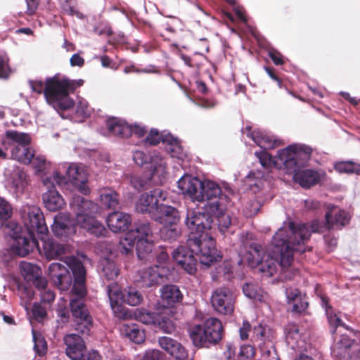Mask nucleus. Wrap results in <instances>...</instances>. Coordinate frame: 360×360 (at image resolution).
I'll use <instances>...</instances> for the list:
<instances>
[{"label": "nucleus", "mask_w": 360, "mask_h": 360, "mask_svg": "<svg viewBox=\"0 0 360 360\" xmlns=\"http://www.w3.org/2000/svg\"><path fill=\"white\" fill-rule=\"evenodd\" d=\"M271 254H266L255 267L266 276H272L279 266L283 277L287 280L293 278L297 271L292 268L294 252L304 253L305 249L300 243L292 246L290 243L288 231L280 228L274 234L271 240Z\"/></svg>", "instance_id": "1"}, {"label": "nucleus", "mask_w": 360, "mask_h": 360, "mask_svg": "<svg viewBox=\"0 0 360 360\" xmlns=\"http://www.w3.org/2000/svg\"><path fill=\"white\" fill-rule=\"evenodd\" d=\"M172 254L176 263L191 275L195 274L197 271L196 257L202 264L207 266L221 258L220 252L216 248L215 240L206 235H201L200 237L188 235L186 246H179Z\"/></svg>", "instance_id": "2"}, {"label": "nucleus", "mask_w": 360, "mask_h": 360, "mask_svg": "<svg viewBox=\"0 0 360 360\" xmlns=\"http://www.w3.org/2000/svg\"><path fill=\"white\" fill-rule=\"evenodd\" d=\"M320 298L331 327V332L335 333L339 326L343 328V330H339V335L335 338L332 347L333 356L339 360H360V343L355 340L356 332L342 323L329 304V298L326 295H321Z\"/></svg>", "instance_id": "3"}, {"label": "nucleus", "mask_w": 360, "mask_h": 360, "mask_svg": "<svg viewBox=\"0 0 360 360\" xmlns=\"http://www.w3.org/2000/svg\"><path fill=\"white\" fill-rule=\"evenodd\" d=\"M27 216L28 221L25 223V226L28 231L29 238L14 233L13 236L14 243L11 248L12 254L22 257L29 255L34 248L39 250V242L34 236L35 232L39 237L47 236L49 233L44 214L39 207L35 206L30 207Z\"/></svg>", "instance_id": "4"}, {"label": "nucleus", "mask_w": 360, "mask_h": 360, "mask_svg": "<svg viewBox=\"0 0 360 360\" xmlns=\"http://www.w3.org/2000/svg\"><path fill=\"white\" fill-rule=\"evenodd\" d=\"M70 205L78 226L96 237L105 236L108 230L94 216L98 210L96 203L83 196L75 195Z\"/></svg>", "instance_id": "5"}, {"label": "nucleus", "mask_w": 360, "mask_h": 360, "mask_svg": "<svg viewBox=\"0 0 360 360\" xmlns=\"http://www.w3.org/2000/svg\"><path fill=\"white\" fill-rule=\"evenodd\" d=\"M71 292L72 297L70 299V306L75 330L79 334L88 336L93 326V319L83 301L86 294L85 282L74 281Z\"/></svg>", "instance_id": "6"}, {"label": "nucleus", "mask_w": 360, "mask_h": 360, "mask_svg": "<svg viewBox=\"0 0 360 360\" xmlns=\"http://www.w3.org/2000/svg\"><path fill=\"white\" fill-rule=\"evenodd\" d=\"M65 78L55 75L45 81V99L56 110H66L74 106L75 102L70 97V92Z\"/></svg>", "instance_id": "7"}, {"label": "nucleus", "mask_w": 360, "mask_h": 360, "mask_svg": "<svg viewBox=\"0 0 360 360\" xmlns=\"http://www.w3.org/2000/svg\"><path fill=\"white\" fill-rule=\"evenodd\" d=\"M223 335L222 323L217 318H209L190 330V338L198 347H210L217 345L222 339Z\"/></svg>", "instance_id": "8"}, {"label": "nucleus", "mask_w": 360, "mask_h": 360, "mask_svg": "<svg viewBox=\"0 0 360 360\" xmlns=\"http://www.w3.org/2000/svg\"><path fill=\"white\" fill-rule=\"evenodd\" d=\"M108 295L110 302V306L115 314V316L120 319H127V312L124 308L119 304L118 298L120 296L122 301L131 306H137L143 300L142 295L135 288L129 287L123 289L120 294L117 291L112 292L111 285L108 286Z\"/></svg>", "instance_id": "9"}, {"label": "nucleus", "mask_w": 360, "mask_h": 360, "mask_svg": "<svg viewBox=\"0 0 360 360\" xmlns=\"http://www.w3.org/2000/svg\"><path fill=\"white\" fill-rule=\"evenodd\" d=\"M43 184L49 188L42 195V200L44 206L51 212H56L61 209L65 202L58 191L55 188V185L65 184V178L56 172L52 176L46 177L43 179Z\"/></svg>", "instance_id": "10"}, {"label": "nucleus", "mask_w": 360, "mask_h": 360, "mask_svg": "<svg viewBox=\"0 0 360 360\" xmlns=\"http://www.w3.org/2000/svg\"><path fill=\"white\" fill-rule=\"evenodd\" d=\"M289 236L290 243L292 246L297 245L300 243V245L307 250L304 246V242L309 240L311 233H320L322 231V226L317 220L311 222L310 227L306 224H295L293 221H289L288 227H283Z\"/></svg>", "instance_id": "11"}, {"label": "nucleus", "mask_w": 360, "mask_h": 360, "mask_svg": "<svg viewBox=\"0 0 360 360\" xmlns=\"http://www.w3.org/2000/svg\"><path fill=\"white\" fill-rule=\"evenodd\" d=\"M212 223L213 219L208 214L195 211H189L185 220L186 225L191 230L189 235H195L197 237L206 235L209 238H212L209 232Z\"/></svg>", "instance_id": "12"}, {"label": "nucleus", "mask_w": 360, "mask_h": 360, "mask_svg": "<svg viewBox=\"0 0 360 360\" xmlns=\"http://www.w3.org/2000/svg\"><path fill=\"white\" fill-rule=\"evenodd\" d=\"M235 295L227 287L217 288L211 297L212 306L219 314H231L234 311Z\"/></svg>", "instance_id": "13"}, {"label": "nucleus", "mask_w": 360, "mask_h": 360, "mask_svg": "<svg viewBox=\"0 0 360 360\" xmlns=\"http://www.w3.org/2000/svg\"><path fill=\"white\" fill-rule=\"evenodd\" d=\"M166 193L161 188H155L150 193H143L136 204L137 212L148 214L152 219L159 206V200H165Z\"/></svg>", "instance_id": "14"}, {"label": "nucleus", "mask_w": 360, "mask_h": 360, "mask_svg": "<svg viewBox=\"0 0 360 360\" xmlns=\"http://www.w3.org/2000/svg\"><path fill=\"white\" fill-rule=\"evenodd\" d=\"M165 272V268L159 265L139 269L136 274V285L141 288L157 286L163 282Z\"/></svg>", "instance_id": "15"}, {"label": "nucleus", "mask_w": 360, "mask_h": 360, "mask_svg": "<svg viewBox=\"0 0 360 360\" xmlns=\"http://www.w3.org/2000/svg\"><path fill=\"white\" fill-rule=\"evenodd\" d=\"M48 274L53 284L61 291L70 289L72 283V276L68 268L60 263H51Z\"/></svg>", "instance_id": "16"}, {"label": "nucleus", "mask_w": 360, "mask_h": 360, "mask_svg": "<svg viewBox=\"0 0 360 360\" xmlns=\"http://www.w3.org/2000/svg\"><path fill=\"white\" fill-rule=\"evenodd\" d=\"M242 244L245 251V257L248 264L252 267H255L266 255L264 248L253 240V234L251 233L245 234L243 238Z\"/></svg>", "instance_id": "17"}, {"label": "nucleus", "mask_w": 360, "mask_h": 360, "mask_svg": "<svg viewBox=\"0 0 360 360\" xmlns=\"http://www.w3.org/2000/svg\"><path fill=\"white\" fill-rule=\"evenodd\" d=\"M203 181L197 177L185 176L178 181V187L182 194L188 195L193 201L203 202L201 193Z\"/></svg>", "instance_id": "18"}, {"label": "nucleus", "mask_w": 360, "mask_h": 360, "mask_svg": "<svg viewBox=\"0 0 360 360\" xmlns=\"http://www.w3.org/2000/svg\"><path fill=\"white\" fill-rule=\"evenodd\" d=\"M66 354L72 360H86L85 342L79 334H68L64 337Z\"/></svg>", "instance_id": "19"}, {"label": "nucleus", "mask_w": 360, "mask_h": 360, "mask_svg": "<svg viewBox=\"0 0 360 360\" xmlns=\"http://www.w3.org/2000/svg\"><path fill=\"white\" fill-rule=\"evenodd\" d=\"M160 347L171 355L175 360H193L187 349L177 340L169 337H160L158 339Z\"/></svg>", "instance_id": "20"}, {"label": "nucleus", "mask_w": 360, "mask_h": 360, "mask_svg": "<svg viewBox=\"0 0 360 360\" xmlns=\"http://www.w3.org/2000/svg\"><path fill=\"white\" fill-rule=\"evenodd\" d=\"M276 158L289 173L295 172L300 165L298 160L300 158V153L298 151V146L296 145H290L278 150Z\"/></svg>", "instance_id": "21"}, {"label": "nucleus", "mask_w": 360, "mask_h": 360, "mask_svg": "<svg viewBox=\"0 0 360 360\" xmlns=\"http://www.w3.org/2000/svg\"><path fill=\"white\" fill-rule=\"evenodd\" d=\"M274 339L275 332L269 326L262 323L254 326L251 341L252 343L257 344L262 352L266 350L269 345H272Z\"/></svg>", "instance_id": "22"}, {"label": "nucleus", "mask_w": 360, "mask_h": 360, "mask_svg": "<svg viewBox=\"0 0 360 360\" xmlns=\"http://www.w3.org/2000/svg\"><path fill=\"white\" fill-rule=\"evenodd\" d=\"M65 182L69 181L84 195L89 193L90 190L87 186V177L84 169L77 165H70L67 169Z\"/></svg>", "instance_id": "23"}, {"label": "nucleus", "mask_w": 360, "mask_h": 360, "mask_svg": "<svg viewBox=\"0 0 360 360\" xmlns=\"http://www.w3.org/2000/svg\"><path fill=\"white\" fill-rule=\"evenodd\" d=\"M351 219L349 214L344 210H329L325 214V227L327 230H340Z\"/></svg>", "instance_id": "24"}, {"label": "nucleus", "mask_w": 360, "mask_h": 360, "mask_svg": "<svg viewBox=\"0 0 360 360\" xmlns=\"http://www.w3.org/2000/svg\"><path fill=\"white\" fill-rule=\"evenodd\" d=\"M153 238V231L150 224L148 222H143L138 224L134 229L130 230L126 235V237L121 242L124 245L126 243L130 248L134 246L135 242L139 239Z\"/></svg>", "instance_id": "25"}, {"label": "nucleus", "mask_w": 360, "mask_h": 360, "mask_svg": "<svg viewBox=\"0 0 360 360\" xmlns=\"http://www.w3.org/2000/svg\"><path fill=\"white\" fill-rule=\"evenodd\" d=\"M247 136L251 138L254 142L264 150L274 149L283 144V141L275 139L273 136L268 135L259 130L252 131L251 127H246Z\"/></svg>", "instance_id": "26"}, {"label": "nucleus", "mask_w": 360, "mask_h": 360, "mask_svg": "<svg viewBox=\"0 0 360 360\" xmlns=\"http://www.w3.org/2000/svg\"><path fill=\"white\" fill-rule=\"evenodd\" d=\"M179 211L174 207L160 204L152 219L165 225H174L179 221Z\"/></svg>", "instance_id": "27"}, {"label": "nucleus", "mask_w": 360, "mask_h": 360, "mask_svg": "<svg viewBox=\"0 0 360 360\" xmlns=\"http://www.w3.org/2000/svg\"><path fill=\"white\" fill-rule=\"evenodd\" d=\"M131 221L130 215L122 212H113L108 214L106 219L108 226L115 233L127 230Z\"/></svg>", "instance_id": "28"}, {"label": "nucleus", "mask_w": 360, "mask_h": 360, "mask_svg": "<svg viewBox=\"0 0 360 360\" xmlns=\"http://www.w3.org/2000/svg\"><path fill=\"white\" fill-rule=\"evenodd\" d=\"M106 127L112 136L127 139L131 136V129L124 120L112 117L106 120Z\"/></svg>", "instance_id": "29"}, {"label": "nucleus", "mask_w": 360, "mask_h": 360, "mask_svg": "<svg viewBox=\"0 0 360 360\" xmlns=\"http://www.w3.org/2000/svg\"><path fill=\"white\" fill-rule=\"evenodd\" d=\"M160 297L167 307H173L183 300V294L179 288L173 284L165 285L160 289Z\"/></svg>", "instance_id": "30"}, {"label": "nucleus", "mask_w": 360, "mask_h": 360, "mask_svg": "<svg viewBox=\"0 0 360 360\" xmlns=\"http://www.w3.org/2000/svg\"><path fill=\"white\" fill-rule=\"evenodd\" d=\"M47 236H40V240L41 243V248L39 245L40 253H43L48 259H53L59 257L65 253V248L59 244L58 243L54 242L51 239H46Z\"/></svg>", "instance_id": "31"}, {"label": "nucleus", "mask_w": 360, "mask_h": 360, "mask_svg": "<svg viewBox=\"0 0 360 360\" xmlns=\"http://www.w3.org/2000/svg\"><path fill=\"white\" fill-rule=\"evenodd\" d=\"M53 234L59 238H65L75 232V227L65 216H56L51 226Z\"/></svg>", "instance_id": "32"}, {"label": "nucleus", "mask_w": 360, "mask_h": 360, "mask_svg": "<svg viewBox=\"0 0 360 360\" xmlns=\"http://www.w3.org/2000/svg\"><path fill=\"white\" fill-rule=\"evenodd\" d=\"M290 173H294V181L303 188H309L316 184L319 181V174L311 169L298 170L297 169L295 172H290Z\"/></svg>", "instance_id": "33"}, {"label": "nucleus", "mask_w": 360, "mask_h": 360, "mask_svg": "<svg viewBox=\"0 0 360 360\" xmlns=\"http://www.w3.org/2000/svg\"><path fill=\"white\" fill-rule=\"evenodd\" d=\"M31 141L29 134L23 132H19L15 130H7L5 132V139L2 141V144L8 145L17 144L15 147H25L30 146Z\"/></svg>", "instance_id": "34"}, {"label": "nucleus", "mask_w": 360, "mask_h": 360, "mask_svg": "<svg viewBox=\"0 0 360 360\" xmlns=\"http://www.w3.org/2000/svg\"><path fill=\"white\" fill-rule=\"evenodd\" d=\"M101 276L107 281L115 280L119 275L120 270L116 264L108 258H102L99 261Z\"/></svg>", "instance_id": "35"}, {"label": "nucleus", "mask_w": 360, "mask_h": 360, "mask_svg": "<svg viewBox=\"0 0 360 360\" xmlns=\"http://www.w3.org/2000/svg\"><path fill=\"white\" fill-rule=\"evenodd\" d=\"M134 245H136V253L139 259L149 261L153 258L154 254L153 250L154 244L153 238L139 239L137 242H135Z\"/></svg>", "instance_id": "36"}, {"label": "nucleus", "mask_w": 360, "mask_h": 360, "mask_svg": "<svg viewBox=\"0 0 360 360\" xmlns=\"http://www.w3.org/2000/svg\"><path fill=\"white\" fill-rule=\"evenodd\" d=\"M202 187L201 193L203 195V201L222 198L221 188L217 183L210 180H205Z\"/></svg>", "instance_id": "37"}, {"label": "nucleus", "mask_w": 360, "mask_h": 360, "mask_svg": "<svg viewBox=\"0 0 360 360\" xmlns=\"http://www.w3.org/2000/svg\"><path fill=\"white\" fill-rule=\"evenodd\" d=\"M100 200L106 208L115 209L119 205V195L112 188H104L100 191Z\"/></svg>", "instance_id": "38"}, {"label": "nucleus", "mask_w": 360, "mask_h": 360, "mask_svg": "<svg viewBox=\"0 0 360 360\" xmlns=\"http://www.w3.org/2000/svg\"><path fill=\"white\" fill-rule=\"evenodd\" d=\"M68 265L72 272L74 281L86 282V269L79 259L75 257L68 258Z\"/></svg>", "instance_id": "39"}, {"label": "nucleus", "mask_w": 360, "mask_h": 360, "mask_svg": "<svg viewBox=\"0 0 360 360\" xmlns=\"http://www.w3.org/2000/svg\"><path fill=\"white\" fill-rule=\"evenodd\" d=\"M34 155V152L29 146L25 147H13L11 150L12 158L25 165H29L32 162Z\"/></svg>", "instance_id": "40"}, {"label": "nucleus", "mask_w": 360, "mask_h": 360, "mask_svg": "<svg viewBox=\"0 0 360 360\" xmlns=\"http://www.w3.org/2000/svg\"><path fill=\"white\" fill-rule=\"evenodd\" d=\"M222 198L207 201L204 206L205 214H208L212 218H217L225 213L226 206L222 202Z\"/></svg>", "instance_id": "41"}, {"label": "nucleus", "mask_w": 360, "mask_h": 360, "mask_svg": "<svg viewBox=\"0 0 360 360\" xmlns=\"http://www.w3.org/2000/svg\"><path fill=\"white\" fill-rule=\"evenodd\" d=\"M20 273L25 281L30 283L38 275L41 274L39 266L30 262H22L20 264Z\"/></svg>", "instance_id": "42"}, {"label": "nucleus", "mask_w": 360, "mask_h": 360, "mask_svg": "<svg viewBox=\"0 0 360 360\" xmlns=\"http://www.w3.org/2000/svg\"><path fill=\"white\" fill-rule=\"evenodd\" d=\"M158 314L159 313L149 311L143 309H136L134 312V317L137 321L146 325L153 326H156Z\"/></svg>", "instance_id": "43"}, {"label": "nucleus", "mask_w": 360, "mask_h": 360, "mask_svg": "<svg viewBox=\"0 0 360 360\" xmlns=\"http://www.w3.org/2000/svg\"><path fill=\"white\" fill-rule=\"evenodd\" d=\"M162 142L167 143L166 149L172 157L180 158L183 153V148L176 139L168 135L165 136V139H163Z\"/></svg>", "instance_id": "44"}, {"label": "nucleus", "mask_w": 360, "mask_h": 360, "mask_svg": "<svg viewBox=\"0 0 360 360\" xmlns=\"http://www.w3.org/2000/svg\"><path fill=\"white\" fill-rule=\"evenodd\" d=\"M32 336L35 353L39 356H44L48 350L47 342L45 338L34 330H32Z\"/></svg>", "instance_id": "45"}, {"label": "nucleus", "mask_w": 360, "mask_h": 360, "mask_svg": "<svg viewBox=\"0 0 360 360\" xmlns=\"http://www.w3.org/2000/svg\"><path fill=\"white\" fill-rule=\"evenodd\" d=\"M157 319L155 326L158 327L163 333L172 334L175 331V323L170 318L159 314Z\"/></svg>", "instance_id": "46"}, {"label": "nucleus", "mask_w": 360, "mask_h": 360, "mask_svg": "<svg viewBox=\"0 0 360 360\" xmlns=\"http://www.w3.org/2000/svg\"><path fill=\"white\" fill-rule=\"evenodd\" d=\"M335 169L339 173L359 174L360 165L352 161L340 162L335 165Z\"/></svg>", "instance_id": "47"}, {"label": "nucleus", "mask_w": 360, "mask_h": 360, "mask_svg": "<svg viewBox=\"0 0 360 360\" xmlns=\"http://www.w3.org/2000/svg\"><path fill=\"white\" fill-rule=\"evenodd\" d=\"M125 335L132 342L140 344L143 342L145 335L136 325H125Z\"/></svg>", "instance_id": "48"}, {"label": "nucleus", "mask_w": 360, "mask_h": 360, "mask_svg": "<svg viewBox=\"0 0 360 360\" xmlns=\"http://www.w3.org/2000/svg\"><path fill=\"white\" fill-rule=\"evenodd\" d=\"M136 360H167L166 355L159 349H148L136 356Z\"/></svg>", "instance_id": "49"}, {"label": "nucleus", "mask_w": 360, "mask_h": 360, "mask_svg": "<svg viewBox=\"0 0 360 360\" xmlns=\"http://www.w3.org/2000/svg\"><path fill=\"white\" fill-rule=\"evenodd\" d=\"M179 236L180 232L176 228L168 227L167 225H165L160 231V238L169 243L176 240Z\"/></svg>", "instance_id": "50"}, {"label": "nucleus", "mask_w": 360, "mask_h": 360, "mask_svg": "<svg viewBox=\"0 0 360 360\" xmlns=\"http://www.w3.org/2000/svg\"><path fill=\"white\" fill-rule=\"evenodd\" d=\"M216 219L217 221L218 229L223 235H225L226 233L233 232L231 231V219L229 214L224 213L216 218Z\"/></svg>", "instance_id": "51"}, {"label": "nucleus", "mask_w": 360, "mask_h": 360, "mask_svg": "<svg viewBox=\"0 0 360 360\" xmlns=\"http://www.w3.org/2000/svg\"><path fill=\"white\" fill-rule=\"evenodd\" d=\"M59 5L63 12L70 16H77L78 18H84V15L76 10L72 5V0H58Z\"/></svg>", "instance_id": "52"}, {"label": "nucleus", "mask_w": 360, "mask_h": 360, "mask_svg": "<svg viewBox=\"0 0 360 360\" xmlns=\"http://www.w3.org/2000/svg\"><path fill=\"white\" fill-rule=\"evenodd\" d=\"M263 174L260 172H251L247 176L249 186L254 192L259 191L262 186V177Z\"/></svg>", "instance_id": "53"}, {"label": "nucleus", "mask_w": 360, "mask_h": 360, "mask_svg": "<svg viewBox=\"0 0 360 360\" xmlns=\"http://www.w3.org/2000/svg\"><path fill=\"white\" fill-rule=\"evenodd\" d=\"M163 139H165V136H163L162 134H160L158 129H151L149 134H148L145 139V143L146 145L156 146L158 143H160V141L162 142Z\"/></svg>", "instance_id": "54"}, {"label": "nucleus", "mask_w": 360, "mask_h": 360, "mask_svg": "<svg viewBox=\"0 0 360 360\" xmlns=\"http://www.w3.org/2000/svg\"><path fill=\"white\" fill-rule=\"evenodd\" d=\"M151 177H146L140 175H133L131 178L132 186L137 191L145 188L150 181Z\"/></svg>", "instance_id": "55"}, {"label": "nucleus", "mask_w": 360, "mask_h": 360, "mask_svg": "<svg viewBox=\"0 0 360 360\" xmlns=\"http://www.w3.org/2000/svg\"><path fill=\"white\" fill-rule=\"evenodd\" d=\"M9 58L5 54L0 53V78L7 79L11 70L8 65Z\"/></svg>", "instance_id": "56"}, {"label": "nucleus", "mask_w": 360, "mask_h": 360, "mask_svg": "<svg viewBox=\"0 0 360 360\" xmlns=\"http://www.w3.org/2000/svg\"><path fill=\"white\" fill-rule=\"evenodd\" d=\"M255 354V347L250 345H242L237 355L238 360H247L252 358Z\"/></svg>", "instance_id": "57"}, {"label": "nucleus", "mask_w": 360, "mask_h": 360, "mask_svg": "<svg viewBox=\"0 0 360 360\" xmlns=\"http://www.w3.org/2000/svg\"><path fill=\"white\" fill-rule=\"evenodd\" d=\"M18 293L20 299L24 301L26 304H30V302L33 299L34 295L32 288L25 285H19Z\"/></svg>", "instance_id": "58"}, {"label": "nucleus", "mask_w": 360, "mask_h": 360, "mask_svg": "<svg viewBox=\"0 0 360 360\" xmlns=\"http://www.w3.org/2000/svg\"><path fill=\"white\" fill-rule=\"evenodd\" d=\"M309 307V302L306 299V296L300 297L296 302H292V312L296 314H305L307 308Z\"/></svg>", "instance_id": "59"}, {"label": "nucleus", "mask_w": 360, "mask_h": 360, "mask_svg": "<svg viewBox=\"0 0 360 360\" xmlns=\"http://www.w3.org/2000/svg\"><path fill=\"white\" fill-rule=\"evenodd\" d=\"M32 313L33 318L39 322L42 321L43 319L47 316L46 308L41 306L40 303L37 302L34 303Z\"/></svg>", "instance_id": "60"}, {"label": "nucleus", "mask_w": 360, "mask_h": 360, "mask_svg": "<svg viewBox=\"0 0 360 360\" xmlns=\"http://www.w3.org/2000/svg\"><path fill=\"white\" fill-rule=\"evenodd\" d=\"M255 155L264 168H269L271 165L272 157L266 150L256 151Z\"/></svg>", "instance_id": "61"}, {"label": "nucleus", "mask_w": 360, "mask_h": 360, "mask_svg": "<svg viewBox=\"0 0 360 360\" xmlns=\"http://www.w3.org/2000/svg\"><path fill=\"white\" fill-rule=\"evenodd\" d=\"M218 273L224 276L225 280H231L233 278V265L230 262L225 261L219 266Z\"/></svg>", "instance_id": "62"}, {"label": "nucleus", "mask_w": 360, "mask_h": 360, "mask_svg": "<svg viewBox=\"0 0 360 360\" xmlns=\"http://www.w3.org/2000/svg\"><path fill=\"white\" fill-rule=\"evenodd\" d=\"M12 215V207L11 205L5 200L0 199V218L6 221Z\"/></svg>", "instance_id": "63"}, {"label": "nucleus", "mask_w": 360, "mask_h": 360, "mask_svg": "<svg viewBox=\"0 0 360 360\" xmlns=\"http://www.w3.org/2000/svg\"><path fill=\"white\" fill-rule=\"evenodd\" d=\"M133 159L134 162L139 166H142L147 163L149 159H150L152 162L153 161L152 157H148V155L140 150H136L134 152L133 155Z\"/></svg>", "instance_id": "64"}]
</instances>
